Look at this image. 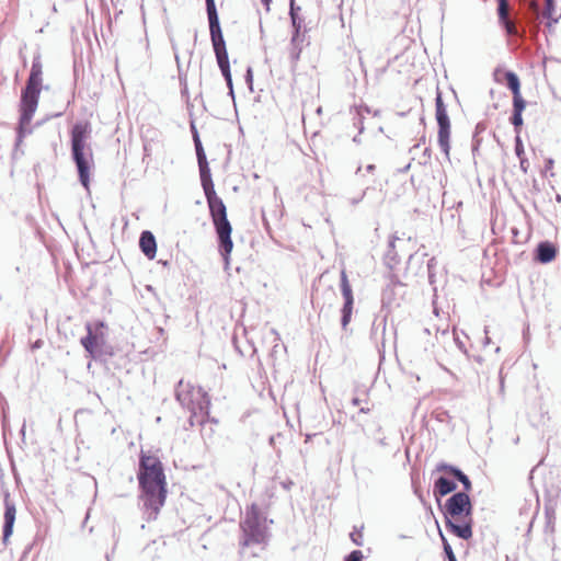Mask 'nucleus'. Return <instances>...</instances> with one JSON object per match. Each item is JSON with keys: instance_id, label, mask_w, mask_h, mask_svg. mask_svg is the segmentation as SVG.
<instances>
[{"instance_id": "obj_38", "label": "nucleus", "mask_w": 561, "mask_h": 561, "mask_svg": "<svg viewBox=\"0 0 561 561\" xmlns=\"http://www.w3.org/2000/svg\"><path fill=\"white\" fill-rule=\"evenodd\" d=\"M293 484H294V482L291 480H288V481L282 483L283 488L286 490H289Z\"/></svg>"}, {"instance_id": "obj_32", "label": "nucleus", "mask_w": 561, "mask_h": 561, "mask_svg": "<svg viewBox=\"0 0 561 561\" xmlns=\"http://www.w3.org/2000/svg\"><path fill=\"white\" fill-rule=\"evenodd\" d=\"M435 264H436V261L435 259H431L427 263V270H428V279H430V283L433 284L434 283V267H435Z\"/></svg>"}, {"instance_id": "obj_29", "label": "nucleus", "mask_w": 561, "mask_h": 561, "mask_svg": "<svg viewBox=\"0 0 561 561\" xmlns=\"http://www.w3.org/2000/svg\"><path fill=\"white\" fill-rule=\"evenodd\" d=\"M515 153L518 158L525 157L524 146L519 135L515 137Z\"/></svg>"}, {"instance_id": "obj_3", "label": "nucleus", "mask_w": 561, "mask_h": 561, "mask_svg": "<svg viewBox=\"0 0 561 561\" xmlns=\"http://www.w3.org/2000/svg\"><path fill=\"white\" fill-rule=\"evenodd\" d=\"M209 207L216 233L218 236L219 252L225 262V268L229 266V255L233 243L231 240V225L227 218V209L222 199L217 196L211 178L201 181Z\"/></svg>"}, {"instance_id": "obj_16", "label": "nucleus", "mask_w": 561, "mask_h": 561, "mask_svg": "<svg viewBox=\"0 0 561 561\" xmlns=\"http://www.w3.org/2000/svg\"><path fill=\"white\" fill-rule=\"evenodd\" d=\"M556 255L557 248L549 241H542L536 248L535 259L542 264L550 263Z\"/></svg>"}, {"instance_id": "obj_36", "label": "nucleus", "mask_w": 561, "mask_h": 561, "mask_svg": "<svg viewBox=\"0 0 561 561\" xmlns=\"http://www.w3.org/2000/svg\"><path fill=\"white\" fill-rule=\"evenodd\" d=\"M479 145H480V140H479V138H478V135H477V134H474V135H473L472 151L478 150Z\"/></svg>"}, {"instance_id": "obj_44", "label": "nucleus", "mask_w": 561, "mask_h": 561, "mask_svg": "<svg viewBox=\"0 0 561 561\" xmlns=\"http://www.w3.org/2000/svg\"><path fill=\"white\" fill-rule=\"evenodd\" d=\"M359 402H360V401H359V399H358V398H354V399L352 400V404H353L354 407L359 405Z\"/></svg>"}, {"instance_id": "obj_43", "label": "nucleus", "mask_w": 561, "mask_h": 561, "mask_svg": "<svg viewBox=\"0 0 561 561\" xmlns=\"http://www.w3.org/2000/svg\"><path fill=\"white\" fill-rule=\"evenodd\" d=\"M351 538L354 541V543H356L357 546H362V542L358 541V537H355L354 534L351 535Z\"/></svg>"}, {"instance_id": "obj_24", "label": "nucleus", "mask_w": 561, "mask_h": 561, "mask_svg": "<svg viewBox=\"0 0 561 561\" xmlns=\"http://www.w3.org/2000/svg\"><path fill=\"white\" fill-rule=\"evenodd\" d=\"M439 535H440V538H442V541H443V548H444V552H445V556L447 558L448 561H457V558L453 551V548L451 546L449 545V542L447 541V539L444 537L443 533L439 531Z\"/></svg>"}, {"instance_id": "obj_1", "label": "nucleus", "mask_w": 561, "mask_h": 561, "mask_svg": "<svg viewBox=\"0 0 561 561\" xmlns=\"http://www.w3.org/2000/svg\"><path fill=\"white\" fill-rule=\"evenodd\" d=\"M138 481L141 490L140 501L147 520L157 518L167 499V480L162 462L156 456L141 451L139 458Z\"/></svg>"}, {"instance_id": "obj_33", "label": "nucleus", "mask_w": 561, "mask_h": 561, "mask_svg": "<svg viewBox=\"0 0 561 561\" xmlns=\"http://www.w3.org/2000/svg\"><path fill=\"white\" fill-rule=\"evenodd\" d=\"M519 159V167H520V170L524 172V173H527L528 171V167H529V162L528 160L525 158V157H522V158H518Z\"/></svg>"}, {"instance_id": "obj_10", "label": "nucleus", "mask_w": 561, "mask_h": 561, "mask_svg": "<svg viewBox=\"0 0 561 561\" xmlns=\"http://www.w3.org/2000/svg\"><path fill=\"white\" fill-rule=\"evenodd\" d=\"M206 11L209 21V31L214 51L227 50L215 0H206Z\"/></svg>"}, {"instance_id": "obj_22", "label": "nucleus", "mask_w": 561, "mask_h": 561, "mask_svg": "<svg viewBox=\"0 0 561 561\" xmlns=\"http://www.w3.org/2000/svg\"><path fill=\"white\" fill-rule=\"evenodd\" d=\"M546 7L542 12V16L548 20V25L558 22L561 16V12L557 9L554 0H545Z\"/></svg>"}, {"instance_id": "obj_27", "label": "nucleus", "mask_w": 561, "mask_h": 561, "mask_svg": "<svg viewBox=\"0 0 561 561\" xmlns=\"http://www.w3.org/2000/svg\"><path fill=\"white\" fill-rule=\"evenodd\" d=\"M226 82H227V85L229 88V94L233 98L234 96V93H233V85H232V78H231V71H230V66H228L227 68H222L220 69Z\"/></svg>"}, {"instance_id": "obj_20", "label": "nucleus", "mask_w": 561, "mask_h": 561, "mask_svg": "<svg viewBox=\"0 0 561 561\" xmlns=\"http://www.w3.org/2000/svg\"><path fill=\"white\" fill-rule=\"evenodd\" d=\"M525 106H526L525 101L513 102V115L511 117V123L513 124L517 135H519V127L523 125L522 113L525 110Z\"/></svg>"}, {"instance_id": "obj_21", "label": "nucleus", "mask_w": 561, "mask_h": 561, "mask_svg": "<svg viewBox=\"0 0 561 561\" xmlns=\"http://www.w3.org/2000/svg\"><path fill=\"white\" fill-rule=\"evenodd\" d=\"M340 287H341L342 296L344 298V305L353 306V302H354L353 290H352L351 284L348 282L347 274H346L345 270L341 271Z\"/></svg>"}, {"instance_id": "obj_7", "label": "nucleus", "mask_w": 561, "mask_h": 561, "mask_svg": "<svg viewBox=\"0 0 561 561\" xmlns=\"http://www.w3.org/2000/svg\"><path fill=\"white\" fill-rule=\"evenodd\" d=\"M175 398L180 404L191 411L190 423L194 425V419L203 424L209 414L210 400L203 388H195L190 382L180 380L175 389Z\"/></svg>"}, {"instance_id": "obj_41", "label": "nucleus", "mask_w": 561, "mask_h": 561, "mask_svg": "<svg viewBox=\"0 0 561 561\" xmlns=\"http://www.w3.org/2000/svg\"><path fill=\"white\" fill-rule=\"evenodd\" d=\"M375 170H376V165L375 164H368L366 167V171L369 172V173H373Z\"/></svg>"}, {"instance_id": "obj_25", "label": "nucleus", "mask_w": 561, "mask_h": 561, "mask_svg": "<svg viewBox=\"0 0 561 561\" xmlns=\"http://www.w3.org/2000/svg\"><path fill=\"white\" fill-rule=\"evenodd\" d=\"M352 311H353V306L343 305L342 318H341V324H342L343 329H345L347 327V324L350 323L351 317H352Z\"/></svg>"}, {"instance_id": "obj_8", "label": "nucleus", "mask_w": 561, "mask_h": 561, "mask_svg": "<svg viewBox=\"0 0 561 561\" xmlns=\"http://www.w3.org/2000/svg\"><path fill=\"white\" fill-rule=\"evenodd\" d=\"M104 322L98 321L94 325L85 324L87 335L81 337L80 343L93 359H101L103 356H112L113 348L106 343L105 334L102 329Z\"/></svg>"}, {"instance_id": "obj_28", "label": "nucleus", "mask_w": 561, "mask_h": 561, "mask_svg": "<svg viewBox=\"0 0 561 561\" xmlns=\"http://www.w3.org/2000/svg\"><path fill=\"white\" fill-rule=\"evenodd\" d=\"M397 238L396 237H392L391 240L389 241V250L387 251L386 253V260L390 263V262H393V263H397V255H396V252H394V242H396Z\"/></svg>"}, {"instance_id": "obj_31", "label": "nucleus", "mask_w": 561, "mask_h": 561, "mask_svg": "<svg viewBox=\"0 0 561 561\" xmlns=\"http://www.w3.org/2000/svg\"><path fill=\"white\" fill-rule=\"evenodd\" d=\"M529 11H530V14L533 15L534 20H536V21L539 20L540 10H539V5L535 1L530 2Z\"/></svg>"}, {"instance_id": "obj_17", "label": "nucleus", "mask_w": 561, "mask_h": 561, "mask_svg": "<svg viewBox=\"0 0 561 561\" xmlns=\"http://www.w3.org/2000/svg\"><path fill=\"white\" fill-rule=\"evenodd\" d=\"M456 488L457 484L453 480L442 476L436 479L433 492L435 497L438 500L439 497L454 492Z\"/></svg>"}, {"instance_id": "obj_42", "label": "nucleus", "mask_w": 561, "mask_h": 561, "mask_svg": "<svg viewBox=\"0 0 561 561\" xmlns=\"http://www.w3.org/2000/svg\"><path fill=\"white\" fill-rule=\"evenodd\" d=\"M351 538L354 541V543H356L357 546H362V542L358 541V537H355L354 534L351 535Z\"/></svg>"}, {"instance_id": "obj_46", "label": "nucleus", "mask_w": 561, "mask_h": 561, "mask_svg": "<svg viewBox=\"0 0 561 561\" xmlns=\"http://www.w3.org/2000/svg\"><path fill=\"white\" fill-rule=\"evenodd\" d=\"M263 4L266 7V9L268 10L270 8V2L271 0H262Z\"/></svg>"}, {"instance_id": "obj_40", "label": "nucleus", "mask_w": 561, "mask_h": 561, "mask_svg": "<svg viewBox=\"0 0 561 561\" xmlns=\"http://www.w3.org/2000/svg\"><path fill=\"white\" fill-rule=\"evenodd\" d=\"M552 167H553V160L552 159H548L546 161V170H550V169H552Z\"/></svg>"}, {"instance_id": "obj_18", "label": "nucleus", "mask_w": 561, "mask_h": 561, "mask_svg": "<svg viewBox=\"0 0 561 561\" xmlns=\"http://www.w3.org/2000/svg\"><path fill=\"white\" fill-rule=\"evenodd\" d=\"M504 76L506 79V85L513 93V102L525 101L520 95V82L517 75L513 71H506Z\"/></svg>"}, {"instance_id": "obj_4", "label": "nucleus", "mask_w": 561, "mask_h": 561, "mask_svg": "<svg viewBox=\"0 0 561 561\" xmlns=\"http://www.w3.org/2000/svg\"><path fill=\"white\" fill-rule=\"evenodd\" d=\"M446 528L457 537L468 540L472 537V504L466 492L453 494L445 503Z\"/></svg>"}, {"instance_id": "obj_30", "label": "nucleus", "mask_w": 561, "mask_h": 561, "mask_svg": "<svg viewBox=\"0 0 561 561\" xmlns=\"http://www.w3.org/2000/svg\"><path fill=\"white\" fill-rule=\"evenodd\" d=\"M344 561H363V553L360 550L352 551Z\"/></svg>"}, {"instance_id": "obj_45", "label": "nucleus", "mask_w": 561, "mask_h": 561, "mask_svg": "<svg viewBox=\"0 0 561 561\" xmlns=\"http://www.w3.org/2000/svg\"><path fill=\"white\" fill-rule=\"evenodd\" d=\"M369 411H370V409H369V408H364V407H362V408L359 409V412H360V413H368Z\"/></svg>"}, {"instance_id": "obj_26", "label": "nucleus", "mask_w": 561, "mask_h": 561, "mask_svg": "<svg viewBox=\"0 0 561 561\" xmlns=\"http://www.w3.org/2000/svg\"><path fill=\"white\" fill-rule=\"evenodd\" d=\"M215 55L220 69L230 66L227 50L215 51Z\"/></svg>"}, {"instance_id": "obj_14", "label": "nucleus", "mask_w": 561, "mask_h": 561, "mask_svg": "<svg viewBox=\"0 0 561 561\" xmlns=\"http://www.w3.org/2000/svg\"><path fill=\"white\" fill-rule=\"evenodd\" d=\"M497 15L500 23L504 26L508 35H517V27L510 20L508 0H497Z\"/></svg>"}, {"instance_id": "obj_35", "label": "nucleus", "mask_w": 561, "mask_h": 561, "mask_svg": "<svg viewBox=\"0 0 561 561\" xmlns=\"http://www.w3.org/2000/svg\"><path fill=\"white\" fill-rule=\"evenodd\" d=\"M454 339H455V342H456V344H457L458 348H459L461 352L466 353L467 351H466V347H465L463 342H462V341H460L458 336H455Z\"/></svg>"}, {"instance_id": "obj_11", "label": "nucleus", "mask_w": 561, "mask_h": 561, "mask_svg": "<svg viewBox=\"0 0 561 561\" xmlns=\"http://www.w3.org/2000/svg\"><path fill=\"white\" fill-rule=\"evenodd\" d=\"M4 523H3V541L5 542L13 533L16 508L15 504L10 500V495L4 496Z\"/></svg>"}, {"instance_id": "obj_2", "label": "nucleus", "mask_w": 561, "mask_h": 561, "mask_svg": "<svg viewBox=\"0 0 561 561\" xmlns=\"http://www.w3.org/2000/svg\"><path fill=\"white\" fill-rule=\"evenodd\" d=\"M242 537L240 540V553L248 557H257L263 551L270 539L266 518L256 504H252L245 512L240 523Z\"/></svg>"}, {"instance_id": "obj_48", "label": "nucleus", "mask_w": 561, "mask_h": 561, "mask_svg": "<svg viewBox=\"0 0 561 561\" xmlns=\"http://www.w3.org/2000/svg\"><path fill=\"white\" fill-rule=\"evenodd\" d=\"M360 172H362V167L359 165L355 173L358 175Z\"/></svg>"}, {"instance_id": "obj_34", "label": "nucleus", "mask_w": 561, "mask_h": 561, "mask_svg": "<svg viewBox=\"0 0 561 561\" xmlns=\"http://www.w3.org/2000/svg\"><path fill=\"white\" fill-rule=\"evenodd\" d=\"M245 81L249 83L250 87L252 85L253 75H252L251 68H248V70H247Z\"/></svg>"}, {"instance_id": "obj_19", "label": "nucleus", "mask_w": 561, "mask_h": 561, "mask_svg": "<svg viewBox=\"0 0 561 561\" xmlns=\"http://www.w3.org/2000/svg\"><path fill=\"white\" fill-rule=\"evenodd\" d=\"M301 8L295 4V0H290L289 2V15L291 20V26L294 28L293 34L300 35L304 19L299 15Z\"/></svg>"}, {"instance_id": "obj_39", "label": "nucleus", "mask_w": 561, "mask_h": 561, "mask_svg": "<svg viewBox=\"0 0 561 561\" xmlns=\"http://www.w3.org/2000/svg\"><path fill=\"white\" fill-rule=\"evenodd\" d=\"M485 127L483 124L479 123L477 126H476V133L474 134H479L480 131L484 130Z\"/></svg>"}, {"instance_id": "obj_15", "label": "nucleus", "mask_w": 561, "mask_h": 561, "mask_svg": "<svg viewBox=\"0 0 561 561\" xmlns=\"http://www.w3.org/2000/svg\"><path fill=\"white\" fill-rule=\"evenodd\" d=\"M139 247L142 253L149 259L152 260L157 253V242L153 233L151 231L145 230L141 232L139 238Z\"/></svg>"}, {"instance_id": "obj_49", "label": "nucleus", "mask_w": 561, "mask_h": 561, "mask_svg": "<svg viewBox=\"0 0 561 561\" xmlns=\"http://www.w3.org/2000/svg\"><path fill=\"white\" fill-rule=\"evenodd\" d=\"M364 194H365V192L362 194V196H359V201L363 199ZM357 202H358V199L355 201L354 203H357Z\"/></svg>"}, {"instance_id": "obj_50", "label": "nucleus", "mask_w": 561, "mask_h": 561, "mask_svg": "<svg viewBox=\"0 0 561 561\" xmlns=\"http://www.w3.org/2000/svg\"><path fill=\"white\" fill-rule=\"evenodd\" d=\"M557 201L561 202V196L560 195H557Z\"/></svg>"}, {"instance_id": "obj_6", "label": "nucleus", "mask_w": 561, "mask_h": 561, "mask_svg": "<svg viewBox=\"0 0 561 561\" xmlns=\"http://www.w3.org/2000/svg\"><path fill=\"white\" fill-rule=\"evenodd\" d=\"M91 136V126L87 122H78L71 129V156L77 167L79 181L89 190L90 173L93 168V152L88 140Z\"/></svg>"}, {"instance_id": "obj_5", "label": "nucleus", "mask_w": 561, "mask_h": 561, "mask_svg": "<svg viewBox=\"0 0 561 561\" xmlns=\"http://www.w3.org/2000/svg\"><path fill=\"white\" fill-rule=\"evenodd\" d=\"M43 81V66L41 56L37 55L33 58L31 72L26 81L25 88L22 90L21 104H20V123L19 136L20 142L25 134L30 133L26 127L30 125L33 115L37 108L39 94Z\"/></svg>"}, {"instance_id": "obj_12", "label": "nucleus", "mask_w": 561, "mask_h": 561, "mask_svg": "<svg viewBox=\"0 0 561 561\" xmlns=\"http://www.w3.org/2000/svg\"><path fill=\"white\" fill-rule=\"evenodd\" d=\"M193 130H194V145H195L196 157H197V162H198V167H199L201 181H203L206 179H210L211 174H210V170L208 167V162H207L206 154H205L204 148L202 146L199 136L194 127H193Z\"/></svg>"}, {"instance_id": "obj_23", "label": "nucleus", "mask_w": 561, "mask_h": 561, "mask_svg": "<svg viewBox=\"0 0 561 561\" xmlns=\"http://www.w3.org/2000/svg\"><path fill=\"white\" fill-rule=\"evenodd\" d=\"M304 42V36L293 34L290 46H289V58L291 62L295 65L299 58L301 53V43Z\"/></svg>"}, {"instance_id": "obj_9", "label": "nucleus", "mask_w": 561, "mask_h": 561, "mask_svg": "<svg viewBox=\"0 0 561 561\" xmlns=\"http://www.w3.org/2000/svg\"><path fill=\"white\" fill-rule=\"evenodd\" d=\"M435 117L438 125L437 141L445 156L449 157L450 151V119L444 104L442 93L438 91L435 98Z\"/></svg>"}, {"instance_id": "obj_47", "label": "nucleus", "mask_w": 561, "mask_h": 561, "mask_svg": "<svg viewBox=\"0 0 561 561\" xmlns=\"http://www.w3.org/2000/svg\"><path fill=\"white\" fill-rule=\"evenodd\" d=\"M21 435L24 437L25 436V423L23 424L22 428H21Z\"/></svg>"}, {"instance_id": "obj_37", "label": "nucleus", "mask_w": 561, "mask_h": 561, "mask_svg": "<svg viewBox=\"0 0 561 561\" xmlns=\"http://www.w3.org/2000/svg\"><path fill=\"white\" fill-rule=\"evenodd\" d=\"M484 333H485V337L483 340V345L485 346V345H489L491 343V339L488 336V334H489L488 327L484 328Z\"/></svg>"}, {"instance_id": "obj_13", "label": "nucleus", "mask_w": 561, "mask_h": 561, "mask_svg": "<svg viewBox=\"0 0 561 561\" xmlns=\"http://www.w3.org/2000/svg\"><path fill=\"white\" fill-rule=\"evenodd\" d=\"M436 471H443L448 473L449 476L454 477L456 480H458L462 486L463 492L468 494L469 491L472 489L471 481L469 480L468 476H466L459 468L454 467L451 465L439 462L436 466Z\"/></svg>"}]
</instances>
